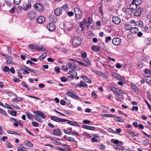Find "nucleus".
I'll return each mask as SVG.
<instances>
[{"mask_svg":"<svg viewBox=\"0 0 151 151\" xmlns=\"http://www.w3.org/2000/svg\"><path fill=\"white\" fill-rule=\"evenodd\" d=\"M74 11L75 14V19L76 20L81 19L82 17V13L81 10L78 7L74 8Z\"/></svg>","mask_w":151,"mask_h":151,"instance_id":"nucleus-1","label":"nucleus"},{"mask_svg":"<svg viewBox=\"0 0 151 151\" xmlns=\"http://www.w3.org/2000/svg\"><path fill=\"white\" fill-rule=\"evenodd\" d=\"M65 94L73 98L80 100V98L76 95L75 92L72 90H67Z\"/></svg>","mask_w":151,"mask_h":151,"instance_id":"nucleus-2","label":"nucleus"},{"mask_svg":"<svg viewBox=\"0 0 151 151\" xmlns=\"http://www.w3.org/2000/svg\"><path fill=\"white\" fill-rule=\"evenodd\" d=\"M81 43V40L78 37H76L73 40L72 44L75 46H77L80 45Z\"/></svg>","mask_w":151,"mask_h":151,"instance_id":"nucleus-3","label":"nucleus"},{"mask_svg":"<svg viewBox=\"0 0 151 151\" xmlns=\"http://www.w3.org/2000/svg\"><path fill=\"white\" fill-rule=\"evenodd\" d=\"M120 91L119 90L114 87V92L115 93V97L117 100L120 101L122 98V96L119 94Z\"/></svg>","mask_w":151,"mask_h":151,"instance_id":"nucleus-4","label":"nucleus"},{"mask_svg":"<svg viewBox=\"0 0 151 151\" xmlns=\"http://www.w3.org/2000/svg\"><path fill=\"white\" fill-rule=\"evenodd\" d=\"M34 8L36 11H39L40 12H42L43 10V8L42 6L40 4L35 3L34 5Z\"/></svg>","mask_w":151,"mask_h":151,"instance_id":"nucleus-5","label":"nucleus"},{"mask_svg":"<svg viewBox=\"0 0 151 151\" xmlns=\"http://www.w3.org/2000/svg\"><path fill=\"white\" fill-rule=\"evenodd\" d=\"M47 28L49 31L53 32L55 29V26L53 23H50L47 25Z\"/></svg>","mask_w":151,"mask_h":151,"instance_id":"nucleus-6","label":"nucleus"},{"mask_svg":"<svg viewBox=\"0 0 151 151\" xmlns=\"http://www.w3.org/2000/svg\"><path fill=\"white\" fill-rule=\"evenodd\" d=\"M67 68L70 69H74L78 67V66L76 65H75L74 63H69L68 65H66Z\"/></svg>","mask_w":151,"mask_h":151,"instance_id":"nucleus-7","label":"nucleus"},{"mask_svg":"<svg viewBox=\"0 0 151 151\" xmlns=\"http://www.w3.org/2000/svg\"><path fill=\"white\" fill-rule=\"evenodd\" d=\"M142 11H143V10L141 8H138L134 12V15L135 17H139L140 16Z\"/></svg>","mask_w":151,"mask_h":151,"instance_id":"nucleus-8","label":"nucleus"},{"mask_svg":"<svg viewBox=\"0 0 151 151\" xmlns=\"http://www.w3.org/2000/svg\"><path fill=\"white\" fill-rule=\"evenodd\" d=\"M27 15L28 17L30 19H32L36 17L37 16V14L36 13L33 11H31L27 13Z\"/></svg>","mask_w":151,"mask_h":151,"instance_id":"nucleus-9","label":"nucleus"},{"mask_svg":"<svg viewBox=\"0 0 151 151\" xmlns=\"http://www.w3.org/2000/svg\"><path fill=\"white\" fill-rule=\"evenodd\" d=\"M31 7V1L28 0V2L26 3V5L23 7V9L24 11H26L28 9H30Z\"/></svg>","mask_w":151,"mask_h":151,"instance_id":"nucleus-10","label":"nucleus"},{"mask_svg":"<svg viewBox=\"0 0 151 151\" xmlns=\"http://www.w3.org/2000/svg\"><path fill=\"white\" fill-rule=\"evenodd\" d=\"M37 21L38 23L40 24H42L45 22V18L43 16H39L37 17Z\"/></svg>","mask_w":151,"mask_h":151,"instance_id":"nucleus-11","label":"nucleus"},{"mask_svg":"<svg viewBox=\"0 0 151 151\" xmlns=\"http://www.w3.org/2000/svg\"><path fill=\"white\" fill-rule=\"evenodd\" d=\"M67 123L70 125L75 126H80V125L76 122L68 120H67Z\"/></svg>","mask_w":151,"mask_h":151,"instance_id":"nucleus-12","label":"nucleus"},{"mask_svg":"<svg viewBox=\"0 0 151 151\" xmlns=\"http://www.w3.org/2000/svg\"><path fill=\"white\" fill-rule=\"evenodd\" d=\"M121 42L120 38L119 37L114 38V45H118L120 44Z\"/></svg>","mask_w":151,"mask_h":151,"instance_id":"nucleus-13","label":"nucleus"},{"mask_svg":"<svg viewBox=\"0 0 151 151\" xmlns=\"http://www.w3.org/2000/svg\"><path fill=\"white\" fill-rule=\"evenodd\" d=\"M62 10L61 8H58L55 10L54 13L56 16H58L62 14Z\"/></svg>","mask_w":151,"mask_h":151,"instance_id":"nucleus-14","label":"nucleus"},{"mask_svg":"<svg viewBox=\"0 0 151 151\" xmlns=\"http://www.w3.org/2000/svg\"><path fill=\"white\" fill-rule=\"evenodd\" d=\"M114 77L117 80L120 81H123V77L120 75L116 73H114Z\"/></svg>","mask_w":151,"mask_h":151,"instance_id":"nucleus-15","label":"nucleus"},{"mask_svg":"<svg viewBox=\"0 0 151 151\" xmlns=\"http://www.w3.org/2000/svg\"><path fill=\"white\" fill-rule=\"evenodd\" d=\"M26 114L27 117L30 120H33V119L36 118V115H32L30 113L26 112Z\"/></svg>","mask_w":151,"mask_h":151,"instance_id":"nucleus-16","label":"nucleus"},{"mask_svg":"<svg viewBox=\"0 0 151 151\" xmlns=\"http://www.w3.org/2000/svg\"><path fill=\"white\" fill-rule=\"evenodd\" d=\"M125 12L127 15L131 16L132 14L133 11L130 8H128L125 9Z\"/></svg>","mask_w":151,"mask_h":151,"instance_id":"nucleus-17","label":"nucleus"},{"mask_svg":"<svg viewBox=\"0 0 151 151\" xmlns=\"http://www.w3.org/2000/svg\"><path fill=\"white\" fill-rule=\"evenodd\" d=\"M121 22L120 18L117 16H114V24H119Z\"/></svg>","mask_w":151,"mask_h":151,"instance_id":"nucleus-18","label":"nucleus"},{"mask_svg":"<svg viewBox=\"0 0 151 151\" xmlns=\"http://www.w3.org/2000/svg\"><path fill=\"white\" fill-rule=\"evenodd\" d=\"M114 148L115 149L122 151H124L125 150V148L123 146L118 145H114Z\"/></svg>","mask_w":151,"mask_h":151,"instance_id":"nucleus-19","label":"nucleus"},{"mask_svg":"<svg viewBox=\"0 0 151 151\" xmlns=\"http://www.w3.org/2000/svg\"><path fill=\"white\" fill-rule=\"evenodd\" d=\"M130 31L132 34H135L138 32L139 30L138 28L133 27L130 29Z\"/></svg>","mask_w":151,"mask_h":151,"instance_id":"nucleus-20","label":"nucleus"},{"mask_svg":"<svg viewBox=\"0 0 151 151\" xmlns=\"http://www.w3.org/2000/svg\"><path fill=\"white\" fill-rule=\"evenodd\" d=\"M87 84L83 81H81L78 83L77 85V86L80 88L81 87H87Z\"/></svg>","mask_w":151,"mask_h":151,"instance_id":"nucleus-21","label":"nucleus"},{"mask_svg":"<svg viewBox=\"0 0 151 151\" xmlns=\"http://www.w3.org/2000/svg\"><path fill=\"white\" fill-rule=\"evenodd\" d=\"M87 21L86 19H84L83 21H81L80 24V27L82 29H84L85 27V24L86 22Z\"/></svg>","mask_w":151,"mask_h":151,"instance_id":"nucleus-22","label":"nucleus"},{"mask_svg":"<svg viewBox=\"0 0 151 151\" xmlns=\"http://www.w3.org/2000/svg\"><path fill=\"white\" fill-rule=\"evenodd\" d=\"M49 19L50 21L52 22H56L57 21L56 18L52 15L50 16Z\"/></svg>","mask_w":151,"mask_h":151,"instance_id":"nucleus-23","label":"nucleus"},{"mask_svg":"<svg viewBox=\"0 0 151 151\" xmlns=\"http://www.w3.org/2000/svg\"><path fill=\"white\" fill-rule=\"evenodd\" d=\"M82 127L85 129L91 130H94L95 129V127H93L90 126L86 125H83L82 126Z\"/></svg>","mask_w":151,"mask_h":151,"instance_id":"nucleus-24","label":"nucleus"},{"mask_svg":"<svg viewBox=\"0 0 151 151\" xmlns=\"http://www.w3.org/2000/svg\"><path fill=\"white\" fill-rule=\"evenodd\" d=\"M81 78L83 79L86 82L89 83H91V80L89 79V78L86 76H81Z\"/></svg>","mask_w":151,"mask_h":151,"instance_id":"nucleus-25","label":"nucleus"},{"mask_svg":"<svg viewBox=\"0 0 151 151\" xmlns=\"http://www.w3.org/2000/svg\"><path fill=\"white\" fill-rule=\"evenodd\" d=\"M137 6V5L136 4L134 3H133V1H132L129 6V8L132 11L136 9Z\"/></svg>","mask_w":151,"mask_h":151,"instance_id":"nucleus-26","label":"nucleus"},{"mask_svg":"<svg viewBox=\"0 0 151 151\" xmlns=\"http://www.w3.org/2000/svg\"><path fill=\"white\" fill-rule=\"evenodd\" d=\"M38 116H40V118L44 119L46 118V116L44 114V113L39 110H38Z\"/></svg>","mask_w":151,"mask_h":151,"instance_id":"nucleus-27","label":"nucleus"},{"mask_svg":"<svg viewBox=\"0 0 151 151\" xmlns=\"http://www.w3.org/2000/svg\"><path fill=\"white\" fill-rule=\"evenodd\" d=\"M24 143L25 145L28 147H32L33 146L32 143L30 141H24Z\"/></svg>","mask_w":151,"mask_h":151,"instance_id":"nucleus-28","label":"nucleus"},{"mask_svg":"<svg viewBox=\"0 0 151 151\" xmlns=\"http://www.w3.org/2000/svg\"><path fill=\"white\" fill-rule=\"evenodd\" d=\"M92 49L95 52H98L100 50V47L99 46H96L93 45L91 47Z\"/></svg>","mask_w":151,"mask_h":151,"instance_id":"nucleus-29","label":"nucleus"},{"mask_svg":"<svg viewBox=\"0 0 151 151\" xmlns=\"http://www.w3.org/2000/svg\"><path fill=\"white\" fill-rule=\"evenodd\" d=\"M131 85L133 90L135 92H137L138 89L134 83H131Z\"/></svg>","mask_w":151,"mask_h":151,"instance_id":"nucleus-30","label":"nucleus"},{"mask_svg":"<svg viewBox=\"0 0 151 151\" xmlns=\"http://www.w3.org/2000/svg\"><path fill=\"white\" fill-rule=\"evenodd\" d=\"M144 43L148 45L151 44V38H146L144 41Z\"/></svg>","mask_w":151,"mask_h":151,"instance_id":"nucleus-31","label":"nucleus"},{"mask_svg":"<svg viewBox=\"0 0 151 151\" xmlns=\"http://www.w3.org/2000/svg\"><path fill=\"white\" fill-rule=\"evenodd\" d=\"M145 79L147 83L151 84V77L146 76L145 77Z\"/></svg>","mask_w":151,"mask_h":151,"instance_id":"nucleus-32","label":"nucleus"},{"mask_svg":"<svg viewBox=\"0 0 151 151\" xmlns=\"http://www.w3.org/2000/svg\"><path fill=\"white\" fill-rule=\"evenodd\" d=\"M37 49L40 51H47L46 49L43 45L41 46L40 47L37 46Z\"/></svg>","mask_w":151,"mask_h":151,"instance_id":"nucleus-33","label":"nucleus"},{"mask_svg":"<svg viewBox=\"0 0 151 151\" xmlns=\"http://www.w3.org/2000/svg\"><path fill=\"white\" fill-rule=\"evenodd\" d=\"M23 99L19 97H17L15 99H13L12 100V102H18L20 101H22Z\"/></svg>","mask_w":151,"mask_h":151,"instance_id":"nucleus-34","label":"nucleus"},{"mask_svg":"<svg viewBox=\"0 0 151 151\" xmlns=\"http://www.w3.org/2000/svg\"><path fill=\"white\" fill-rule=\"evenodd\" d=\"M143 23L141 21H138L135 23V26L141 27L143 25Z\"/></svg>","mask_w":151,"mask_h":151,"instance_id":"nucleus-35","label":"nucleus"},{"mask_svg":"<svg viewBox=\"0 0 151 151\" xmlns=\"http://www.w3.org/2000/svg\"><path fill=\"white\" fill-rule=\"evenodd\" d=\"M125 28L127 30H130L132 29V26L129 24H127L124 25Z\"/></svg>","mask_w":151,"mask_h":151,"instance_id":"nucleus-36","label":"nucleus"},{"mask_svg":"<svg viewBox=\"0 0 151 151\" xmlns=\"http://www.w3.org/2000/svg\"><path fill=\"white\" fill-rule=\"evenodd\" d=\"M73 70L69 71L68 72V73L72 76V77H75L73 75V73L74 72V74L75 75V76H77V73L76 71H75L74 70V69H73Z\"/></svg>","mask_w":151,"mask_h":151,"instance_id":"nucleus-37","label":"nucleus"},{"mask_svg":"<svg viewBox=\"0 0 151 151\" xmlns=\"http://www.w3.org/2000/svg\"><path fill=\"white\" fill-rule=\"evenodd\" d=\"M108 59L109 61H108V62L109 63V66L111 68H113V66L111 65L110 63V61L111 60H112L113 61V58H111L110 57L108 58Z\"/></svg>","mask_w":151,"mask_h":151,"instance_id":"nucleus-38","label":"nucleus"},{"mask_svg":"<svg viewBox=\"0 0 151 151\" xmlns=\"http://www.w3.org/2000/svg\"><path fill=\"white\" fill-rule=\"evenodd\" d=\"M114 120L116 121L119 122H123L122 119L119 116H114Z\"/></svg>","mask_w":151,"mask_h":151,"instance_id":"nucleus-39","label":"nucleus"},{"mask_svg":"<svg viewBox=\"0 0 151 151\" xmlns=\"http://www.w3.org/2000/svg\"><path fill=\"white\" fill-rule=\"evenodd\" d=\"M29 48L32 49H37V45H35L33 44L29 45Z\"/></svg>","mask_w":151,"mask_h":151,"instance_id":"nucleus-40","label":"nucleus"},{"mask_svg":"<svg viewBox=\"0 0 151 151\" xmlns=\"http://www.w3.org/2000/svg\"><path fill=\"white\" fill-rule=\"evenodd\" d=\"M60 131L58 129H55L54 130L53 132V134L55 135H58L60 133Z\"/></svg>","mask_w":151,"mask_h":151,"instance_id":"nucleus-41","label":"nucleus"},{"mask_svg":"<svg viewBox=\"0 0 151 151\" xmlns=\"http://www.w3.org/2000/svg\"><path fill=\"white\" fill-rule=\"evenodd\" d=\"M51 119L54 121H55L56 122H58V120L59 119V118L55 116H52L50 117Z\"/></svg>","mask_w":151,"mask_h":151,"instance_id":"nucleus-42","label":"nucleus"},{"mask_svg":"<svg viewBox=\"0 0 151 151\" xmlns=\"http://www.w3.org/2000/svg\"><path fill=\"white\" fill-rule=\"evenodd\" d=\"M132 1L133 3H134L137 6L139 5L141 3V0H133Z\"/></svg>","mask_w":151,"mask_h":151,"instance_id":"nucleus-43","label":"nucleus"},{"mask_svg":"<svg viewBox=\"0 0 151 151\" xmlns=\"http://www.w3.org/2000/svg\"><path fill=\"white\" fill-rule=\"evenodd\" d=\"M28 70L31 72L33 73H35L36 74H37L38 73V71H37V70L33 69H30L29 68H28V69H27Z\"/></svg>","mask_w":151,"mask_h":151,"instance_id":"nucleus-44","label":"nucleus"},{"mask_svg":"<svg viewBox=\"0 0 151 151\" xmlns=\"http://www.w3.org/2000/svg\"><path fill=\"white\" fill-rule=\"evenodd\" d=\"M20 67L22 69V70H21V69H19V71H21L22 70H25L27 69V70L28 67H27L25 66H24L23 65H21Z\"/></svg>","mask_w":151,"mask_h":151,"instance_id":"nucleus-45","label":"nucleus"},{"mask_svg":"<svg viewBox=\"0 0 151 151\" xmlns=\"http://www.w3.org/2000/svg\"><path fill=\"white\" fill-rule=\"evenodd\" d=\"M47 56V55L46 54H43L41 55L39 58V59L40 60H42L44 59H45L46 56Z\"/></svg>","mask_w":151,"mask_h":151,"instance_id":"nucleus-46","label":"nucleus"},{"mask_svg":"<svg viewBox=\"0 0 151 151\" xmlns=\"http://www.w3.org/2000/svg\"><path fill=\"white\" fill-rule=\"evenodd\" d=\"M84 61L87 64V66L90 65L91 64V62L88 58H86L84 59Z\"/></svg>","mask_w":151,"mask_h":151,"instance_id":"nucleus-47","label":"nucleus"},{"mask_svg":"<svg viewBox=\"0 0 151 151\" xmlns=\"http://www.w3.org/2000/svg\"><path fill=\"white\" fill-rule=\"evenodd\" d=\"M22 84L23 86L26 88L28 90H30L29 88V87L26 84L25 82H22Z\"/></svg>","mask_w":151,"mask_h":151,"instance_id":"nucleus-48","label":"nucleus"},{"mask_svg":"<svg viewBox=\"0 0 151 151\" xmlns=\"http://www.w3.org/2000/svg\"><path fill=\"white\" fill-rule=\"evenodd\" d=\"M92 19L90 17L88 18V20L87 22V24H88V25H87V26H88L90 25V24L92 23Z\"/></svg>","mask_w":151,"mask_h":151,"instance_id":"nucleus-49","label":"nucleus"},{"mask_svg":"<svg viewBox=\"0 0 151 151\" xmlns=\"http://www.w3.org/2000/svg\"><path fill=\"white\" fill-rule=\"evenodd\" d=\"M0 113L5 116H6L7 115V113L4 110L2 109L0 110Z\"/></svg>","mask_w":151,"mask_h":151,"instance_id":"nucleus-50","label":"nucleus"},{"mask_svg":"<svg viewBox=\"0 0 151 151\" xmlns=\"http://www.w3.org/2000/svg\"><path fill=\"white\" fill-rule=\"evenodd\" d=\"M67 14L70 17H71L73 16L74 15V13L72 11L68 12L67 13Z\"/></svg>","mask_w":151,"mask_h":151,"instance_id":"nucleus-51","label":"nucleus"},{"mask_svg":"<svg viewBox=\"0 0 151 151\" xmlns=\"http://www.w3.org/2000/svg\"><path fill=\"white\" fill-rule=\"evenodd\" d=\"M32 124L34 127H38L39 126V124L36 122H32Z\"/></svg>","mask_w":151,"mask_h":151,"instance_id":"nucleus-52","label":"nucleus"},{"mask_svg":"<svg viewBox=\"0 0 151 151\" xmlns=\"http://www.w3.org/2000/svg\"><path fill=\"white\" fill-rule=\"evenodd\" d=\"M68 6L67 4H65L62 7V9L65 11H66L68 10Z\"/></svg>","mask_w":151,"mask_h":151,"instance_id":"nucleus-53","label":"nucleus"},{"mask_svg":"<svg viewBox=\"0 0 151 151\" xmlns=\"http://www.w3.org/2000/svg\"><path fill=\"white\" fill-rule=\"evenodd\" d=\"M38 118H39V116L37 115H36V118H35V120L40 122H43V121L42 120L40 119H38Z\"/></svg>","mask_w":151,"mask_h":151,"instance_id":"nucleus-54","label":"nucleus"},{"mask_svg":"<svg viewBox=\"0 0 151 151\" xmlns=\"http://www.w3.org/2000/svg\"><path fill=\"white\" fill-rule=\"evenodd\" d=\"M99 146L100 147V149L102 150H104L106 148L105 146L102 144H101L99 145Z\"/></svg>","mask_w":151,"mask_h":151,"instance_id":"nucleus-55","label":"nucleus"},{"mask_svg":"<svg viewBox=\"0 0 151 151\" xmlns=\"http://www.w3.org/2000/svg\"><path fill=\"white\" fill-rule=\"evenodd\" d=\"M67 119H62V118H59L58 120V122H67Z\"/></svg>","mask_w":151,"mask_h":151,"instance_id":"nucleus-56","label":"nucleus"},{"mask_svg":"<svg viewBox=\"0 0 151 151\" xmlns=\"http://www.w3.org/2000/svg\"><path fill=\"white\" fill-rule=\"evenodd\" d=\"M143 143L144 145L146 146L149 144V142L147 140H144L143 141Z\"/></svg>","mask_w":151,"mask_h":151,"instance_id":"nucleus-57","label":"nucleus"},{"mask_svg":"<svg viewBox=\"0 0 151 151\" xmlns=\"http://www.w3.org/2000/svg\"><path fill=\"white\" fill-rule=\"evenodd\" d=\"M63 131L64 133L66 134H72L73 133H71V132H69L67 130H66L65 129H63Z\"/></svg>","mask_w":151,"mask_h":151,"instance_id":"nucleus-58","label":"nucleus"},{"mask_svg":"<svg viewBox=\"0 0 151 151\" xmlns=\"http://www.w3.org/2000/svg\"><path fill=\"white\" fill-rule=\"evenodd\" d=\"M21 0H14V3L16 5H18L20 2Z\"/></svg>","mask_w":151,"mask_h":151,"instance_id":"nucleus-59","label":"nucleus"},{"mask_svg":"<svg viewBox=\"0 0 151 151\" xmlns=\"http://www.w3.org/2000/svg\"><path fill=\"white\" fill-rule=\"evenodd\" d=\"M91 122V121L88 120H84L83 121V123L85 124H89Z\"/></svg>","mask_w":151,"mask_h":151,"instance_id":"nucleus-60","label":"nucleus"},{"mask_svg":"<svg viewBox=\"0 0 151 151\" xmlns=\"http://www.w3.org/2000/svg\"><path fill=\"white\" fill-rule=\"evenodd\" d=\"M4 107H5L8 109H13L10 107V106L8 104L6 103H5V105L4 106Z\"/></svg>","mask_w":151,"mask_h":151,"instance_id":"nucleus-61","label":"nucleus"},{"mask_svg":"<svg viewBox=\"0 0 151 151\" xmlns=\"http://www.w3.org/2000/svg\"><path fill=\"white\" fill-rule=\"evenodd\" d=\"M75 140V139L72 137H69L68 138V141L71 142H74Z\"/></svg>","mask_w":151,"mask_h":151,"instance_id":"nucleus-62","label":"nucleus"},{"mask_svg":"<svg viewBox=\"0 0 151 151\" xmlns=\"http://www.w3.org/2000/svg\"><path fill=\"white\" fill-rule=\"evenodd\" d=\"M6 145L9 148H11L12 147V146L11 144L9 142H6Z\"/></svg>","mask_w":151,"mask_h":151,"instance_id":"nucleus-63","label":"nucleus"},{"mask_svg":"<svg viewBox=\"0 0 151 151\" xmlns=\"http://www.w3.org/2000/svg\"><path fill=\"white\" fill-rule=\"evenodd\" d=\"M61 81L62 82H65L67 81V79L65 77L63 76L61 77Z\"/></svg>","mask_w":151,"mask_h":151,"instance_id":"nucleus-64","label":"nucleus"}]
</instances>
